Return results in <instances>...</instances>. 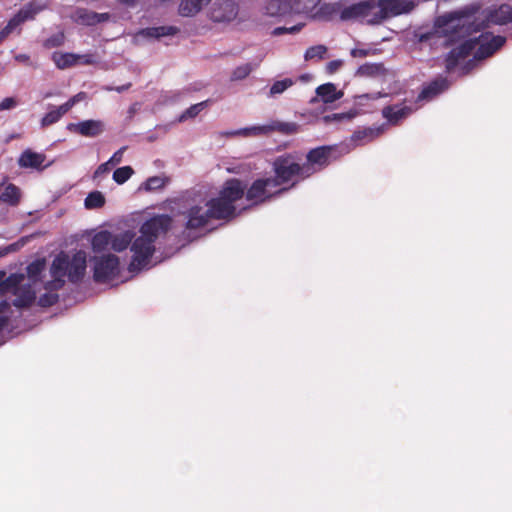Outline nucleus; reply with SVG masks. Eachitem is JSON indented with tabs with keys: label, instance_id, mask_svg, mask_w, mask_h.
<instances>
[{
	"label": "nucleus",
	"instance_id": "obj_26",
	"mask_svg": "<svg viewBox=\"0 0 512 512\" xmlns=\"http://www.w3.org/2000/svg\"><path fill=\"white\" fill-rule=\"evenodd\" d=\"M52 60L58 69L63 70L77 65L79 61V54L54 52L52 54Z\"/></svg>",
	"mask_w": 512,
	"mask_h": 512
},
{
	"label": "nucleus",
	"instance_id": "obj_46",
	"mask_svg": "<svg viewBox=\"0 0 512 512\" xmlns=\"http://www.w3.org/2000/svg\"><path fill=\"white\" fill-rule=\"evenodd\" d=\"M85 97H86L85 92H79L76 95L72 96L68 101L63 103V105L67 111H70L74 105H76L78 102L85 99Z\"/></svg>",
	"mask_w": 512,
	"mask_h": 512
},
{
	"label": "nucleus",
	"instance_id": "obj_52",
	"mask_svg": "<svg viewBox=\"0 0 512 512\" xmlns=\"http://www.w3.org/2000/svg\"><path fill=\"white\" fill-rule=\"evenodd\" d=\"M369 51L366 50V49H358V48H354L351 50V56L354 57V58H362V57H366L368 55Z\"/></svg>",
	"mask_w": 512,
	"mask_h": 512
},
{
	"label": "nucleus",
	"instance_id": "obj_22",
	"mask_svg": "<svg viewBox=\"0 0 512 512\" xmlns=\"http://www.w3.org/2000/svg\"><path fill=\"white\" fill-rule=\"evenodd\" d=\"M448 87L446 79H436L430 82L427 86H424L421 92L417 96V101L432 100Z\"/></svg>",
	"mask_w": 512,
	"mask_h": 512
},
{
	"label": "nucleus",
	"instance_id": "obj_31",
	"mask_svg": "<svg viewBox=\"0 0 512 512\" xmlns=\"http://www.w3.org/2000/svg\"><path fill=\"white\" fill-rule=\"evenodd\" d=\"M316 93L325 103H332L341 98L342 92H337L332 83L322 84L316 89Z\"/></svg>",
	"mask_w": 512,
	"mask_h": 512
},
{
	"label": "nucleus",
	"instance_id": "obj_15",
	"mask_svg": "<svg viewBox=\"0 0 512 512\" xmlns=\"http://www.w3.org/2000/svg\"><path fill=\"white\" fill-rule=\"evenodd\" d=\"M476 49V41L464 40L459 46L453 48L445 57V67L448 72L454 70L459 61L469 56Z\"/></svg>",
	"mask_w": 512,
	"mask_h": 512
},
{
	"label": "nucleus",
	"instance_id": "obj_49",
	"mask_svg": "<svg viewBox=\"0 0 512 512\" xmlns=\"http://www.w3.org/2000/svg\"><path fill=\"white\" fill-rule=\"evenodd\" d=\"M342 65H343L342 60H332V61L328 62L327 66H326V71L329 74H333V73L337 72L342 67Z\"/></svg>",
	"mask_w": 512,
	"mask_h": 512
},
{
	"label": "nucleus",
	"instance_id": "obj_43",
	"mask_svg": "<svg viewBox=\"0 0 512 512\" xmlns=\"http://www.w3.org/2000/svg\"><path fill=\"white\" fill-rule=\"evenodd\" d=\"M253 70V67L250 63H246L236 67L231 75L232 80H243L245 79Z\"/></svg>",
	"mask_w": 512,
	"mask_h": 512
},
{
	"label": "nucleus",
	"instance_id": "obj_17",
	"mask_svg": "<svg viewBox=\"0 0 512 512\" xmlns=\"http://www.w3.org/2000/svg\"><path fill=\"white\" fill-rule=\"evenodd\" d=\"M245 190L246 185L243 181L238 178H230L224 182L218 195L229 204L234 205L235 202L243 198Z\"/></svg>",
	"mask_w": 512,
	"mask_h": 512
},
{
	"label": "nucleus",
	"instance_id": "obj_33",
	"mask_svg": "<svg viewBox=\"0 0 512 512\" xmlns=\"http://www.w3.org/2000/svg\"><path fill=\"white\" fill-rule=\"evenodd\" d=\"M46 266L45 259H37L31 262L27 268V275L31 284H36L40 280V276Z\"/></svg>",
	"mask_w": 512,
	"mask_h": 512
},
{
	"label": "nucleus",
	"instance_id": "obj_28",
	"mask_svg": "<svg viewBox=\"0 0 512 512\" xmlns=\"http://www.w3.org/2000/svg\"><path fill=\"white\" fill-rule=\"evenodd\" d=\"M134 238V234L131 231H125L120 234H112L111 233V243L110 247L115 252H122L131 245V242Z\"/></svg>",
	"mask_w": 512,
	"mask_h": 512
},
{
	"label": "nucleus",
	"instance_id": "obj_4",
	"mask_svg": "<svg viewBox=\"0 0 512 512\" xmlns=\"http://www.w3.org/2000/svg\"><path fill=\"white\" fill-rule=\"evenodd\" d=\"M299 160V157L294 153H285L274 159L272 168L275 176L272 179L276 180L277 186L293 181L292 185L288 187L290 189L299 181L308 178L304 166Z\"/></svg>",
	"mask_w": 512,
	"mask_h": 512
},
{
	"label": "nucleus",
	"instance_id": "obj_8",
	"mask_svg": "<svg viewBox=\"0 0 512 512\" xmlns=\"http://www.w3.org/2000/svg\"><path fill=\"white\" fill-rule=\"evenodd\" d=\"M119 258L114 254L94 257L93 278L95 282L106 283L119 274Z\"/></svg>",
	"mask_w": 512,
	"mask_h": 512
},
{
	"label": "nucleus",
	"instance_id": "obj_35",
	"mask_svg": "<svg viewBox=\"0 0 512 512\" xmlns=\"http://www.w3.org/2000/svg\"><path fill=\"white\" fill-rule=\"evenodd\" d=\"M85 208L98 209L105 205V197L100 191L90 192L84 201Z\"/></svg>",
	"mask_w": 512,
	"mask_h": 512
},
{
	"label": "nucleus",
	"instance_id": "obj_20",
	"mask_svg": "<svg viewBox=\"0 0 512 512\" xmlns=\"http://www.w3.org/2000/svg\"><path fill=\"white\" fill-rule=\"evenodd\" d=\"M13 295H15L16 298L13 300L12 304L17 308L30 307L36 299L35 290L31 283L22 284L21 282L14 289Z\"/></svg>",
	"mask_w": 512,
	"mask_h": 512
},
{
	"label": "nucleus",
	"instance_id": "obj_1",
	"mask_svg": "<svg viewBox=\"0 0 512 512\" xmlns=\"http://www.w3.org/2000/svg\"><path fill=\"white\" fill-rule=\"evenodd\" d=\"M479 10L478 4H471L437 18L435 25L447 38V44L452 45L491 25L512 22V5L502 4L497 8L488 9L483 12L481 19L475 17Z\"/></svg>",
	"mask_w": 512,
	"mask_h": 512
},
{
	"label": "nucleus",
	"instance_id": "obj_21",
	"mask_svg": "<svg viewBox=\"0 0 512 512\" xmlns=\"http://www.w3.org/2000/svg\"><path fill=\"white\" fill-rule=\"evenodd\" d=\"M109 19V13H97L85 8H79L75 12V21L86 26H94Z\"/></svg>",
	"mask_w": 512,
	"mask_h": 512
},
{
	"label": "nucleus",
	"instance_id": "obj_23",
	"mask_svg": "<svg viewBox=\"0 0 512 512\" xmlns=\"http://www.w3.org/2000/svg\"><path fill=\"white\" fill-rule=\"evenodd\" d=\"M211 0H181L178 6V14L182 17H194Z\"/></svg>",
	"mask_w": 512,
	"mask_h": 512
},
{
	"label": "nucleus",
	"instance_id": "obj_2",
	"mask_svg": "<svg viewBox=\"0 0 512 512\" xmlns=\"http://www.w3.org/2000/svg\"><path fill=\"white\" fill-rule=\"evenodd\" d=\"M86 253L83 250L76 251L72 257L65 252H60L52 261L50 274L52 280L45 283L46 292L38 299V305L43 308L55 305L59 300L57 291L65 285V277L71 283L80 282L86 271Z\"/></svg>",
	"mask_w": 512,
	"mask_h": 512
},
{
	"label": "nucleus",
	"instance_id": "obj_36",
	"mask_svg": "<svg viewBox=\"0 0 512 512\" xmlns=\"http://www.w3.org/2000/svg\"><path fill=\"white\" fill-rule=\"evenodd\" d=\"M383 70L382 64L365 63L357 69L355 75L359 77H371L378 75Z\"/></svg>",
	"mask_w": 512,
	"mask_h": 512
},
{
	"label": "nucleus",
	"instance_id": "obj_53",
	"mask_svg": "<svg viewBox=\"0 0 512 512\" xmlns=\"http://www.w3.org/2000/svg\"><path fill=\"white\" fill-rule=\"evenodd\" d=\"M109 162L102 163L98 166V168L95 171V177L104 173H107L110 170Z\"/></svg>",
	"mask_w": 512,
	"mask_h": 512
},
{
	"label": "nucleus",
	"instance_id": "obj_7",
	"mask_svg": "<svg viewBox=\"0 0 512 512\" xmlns=\"http://www.w3.org/2000/svg\"><path fill=\"white\" fill-rule=\"evenodd\" d=\"M378 10L373 14L372 18L367 20L368 24H381L384 20L409 13L414 4L411 0H378L376 2Z\"/></svg>",
	"mask_w": 512,
	"mask_h": 512
},
{
	"label": "nucleus",
	"instance_id": "obj_11",
	"mask_svg": "<svg viewBox=\"0 0 512 512\" xmlns=\"http://www.w3.org/2000/svg\"><path fill=\"white\" fill-rule=\"evenodd\" d=\"M40 11V8L34 3H28L21 8L0 31V43L3 42L11 33L19 28L24 22L33 20Z\"/></svg>",
	"mask_w": 512,
	"mask_h": 512
},
{
	"label": "nucleus",
	"instance_id": "obj_42",
	"mask_svg": "<svg viewBox=\"0 0 512 512\" xmlns=\"http://www.w3.org/2000/svg\"><path fill=\"white\" fill-rule=\"evenodd\" d=\"M326 52L327 47L324 45L311 46L305 52V60L322 59Z\"/></svg>",
	"mask_w": 512,
	"mask_h": 512
},
{
	"label": "nucleus",
	"instance_id": "obj_32",
	"mask_svg": "<svg viewBox=\"0 0 512 512\" xmlns=\"http://www.w3.org/2000/svg\"><path fill=\"white\" fill-rule=\"evenodd\" d=\"M67 112L63 104L58 107L53 106V109L42 117L40 122L41 127L46 128L57 123Z\"/></svg>",
	"mask_w": 512,
	"mask_h": 512
},
{
	"label": "nucleus",
	"instance_id": "obj_48",
	"mask_svg": "<svg viewBox=\"0 0 512 512\" xmlns=\"http://www.w3.org/2000/svg\"><path fill=\"white\" fill-rule=\"evenodd\" d=\"M97 62L94 54H79L78 64L93 65Z\"/></svg>",
	"mask_w": 512,
	"mask_h": 512
},
{
	"label": "nucleus",
	"instance_id": "obj_56",
	"mask_svg": "<svg viewBox=\"0 0 512 512\" xmlns=\"http://www.w3.org/2000/svg\"><path fill=\"white\" fill-rule=\"evenodd\" d=\"M28 59H29V57L25 54H20V55L16 56V60H18V61H27Z\"/></svg>",
	"mask_w": 512,
	"mask_h": 512
},
{
	"label": "nucleus",
	"instance_id": "obj_9",
	"mask_svg": "<svg viewBox=\"0 0 512 512\" xmlns=\"http://www.w3.org/2000/svg\"><path fill=\"white\" fill-rule=\"evenodd\" d=\"M300 130V125L296 122H281V121H272L267 125L261 126H252L248 128H243L237 131L235 134L243 135V136H257V135H267L271 132L277 131L279 133L285 135H292L298 133Z\"/></svg>",
	"mask_w": 512,
	"mask_h": 512
},
{
	"label": "nucleus",
	"instance_id": "obj_29",
	"mask_svg": "<svg viewBox=\"0 0 512 512\" xmlns=\"http://www.w3.org/2000/svg\"><path fill=\"white\" fill-rule=\"evenodd\" d=\"M111 243V232L102 230L96 233L91 240L92 250L101 253L108 249Z\"/></svg>",
	"mask_w": 512,
	"mask_h": 512
},
{
	"label": "nucleus",
	"instance_id": "obj_19",
	"mask_svg": "<svg viewBox=\"0 0 512 512\" xmlns=\"http://www.w3.org/2000/svg\"><path fill=\"white\" fill-rule=\"evenodd\" d=\"M238 8L233 1L215 2L210 10V19L214 22H230L236 18Z\"/></svg>",
	"mask_w": 512,
	"mask_h": 512
},
{
	"label": "nucleus",
	"instance_id": "obj_45",
	"mask_svg": "<svg viewBox=\"0 0 512 512\" xmlns=\"http://www.w3.org/2000/svg\"><path fill=\"white\" fill-rule=\"evenodd\" d=\"M304 24H297L292 27H276L272 34L275 36L282 35L285 33L295 34L303 28Z\"/></svg>",
	"mask_w": 512,
	"mask_h": 512
},
{
	"label": "nucleus",
	"instance_id": "obj_12",
	"mask_svg": "<svg viewBox=\"0 0 512 512\" xmlns=\"http://www.w3.org/2000/svg\"><path fill=\"white\" fill-rule=\"evenodd\" d=\"M414 111V108L407 105L406 100H403L400 103L384 106L381 110V114L389 125L398 126Z\"/></svg>",
	"mask_w": 512,
	"mask_h": 512
},
{
	"label": "nucleus",
	"instance_id": "obj_13",
	"mask_svg": "<svg viewBox=\"0 0 512 512\" xmlns=\"http://www.w3.org/2000/svg\"><path fill=\"white\" fill-rule=\"evenodd\" d=\"M376 9L375 0H365L345 7L340 13V18L343 21L358 18H368L369 20L376 12Z\"/></svg>",
	"mask_w": 512,
	"mask_h": 512
},
{
	"label": "nucleus",
	"instance_id": "obj_14",
	"mask_svg": "<svg viewBox=\"0 0 512 512\" xmlns=\"http://www.w3.org/2000/svg\"><path fill=\"white\" fill-rule=\"evenodd\" d=\"M205 207H208L211 218L215 220H228L233 218L236 214L235 205L229 204L219 195L208 200L205 203Z\"/></svg>",
	"mask_w": 512,
	"mask_h": 512
},
{
	"label": "nucleus",
	"instance_id": "obj_3",
	"mask_svg": "<svg viewBox=\"0 0 512 512\" xmlns=\"http://www.w3.org/2000/svg\"><path fill=\"white\" fill-rule=\"evenodd\" d=\"M173 219L167 214H160L146 220L140 227V235L132 240L130 250L132 258L128 266L130 272H138L148 265L155 252L156 240L168 233Z\"/></svg>",
	"mask_w": 512,
	"mask_h": 512
},
{
	"label": "nucleus",
	"instance_id": "obj_40",
	"mask_svg": "<svg viewBox=\"0 0 512 512\" xmlns=\"http://www.w3.org/2000/svg\"><path fill=\"white\" fill-rule=\"evenodd\" d=\"M165 179L162 178V177H159V176H152V177H149L143 184H142V188L145 190V191H154V190H158V189H161L165 186Z\"/></svg>",
	"mask_w": 512,
	"mask_h": 512
},
{
	"label": "nucleus",
	"instance_id": "obj_47",
	"mask_svg": "<svg viewBox=\"0 0 512 512\" xmlns=\"http://www.w3.org/2000/svg\"><path fill=\"white\" fill-rule=\"evenodd\" d=\"M16 105H17V101H16V99H15V98H13V97H7V98H4V99L0 102V111H2V110L12 109V108H14Z\"/></svg>",
	"mask_w": 512,
	"mask_h": 512
},
{
	"label": "nucleus",
	"instance_id": "obj_50",
	"mask_svg": "<svg viewBox=\"0 0 512 512\" xmlns=\"http://www.w3.org/2000/svg\"><path fill=\"white\" fill-rule=\"evenodd\" d=\"M356 114L357 113L355 111H349L346 113H334L331 118L337 121L351 120L356 116Z\"/></svg>",
	"mask_w": 512,
	"mask_h": 512
},
{
	"label": "nucleus",
	"instance_id": "obj_37",
	"mask_svg": "<svg viewBox=\"0 0 512 512\" xmlns=\"http://www.w3.org/2000/svg\"><path fill=\"white\" fill-rule=\"evenodd\" d=\"M295 83L294 80L291 78H285L283 80L275 81L272 86L270 87L269 96L274 97L278 94H282L284 91H286L288 88L293 86Z\"/></svg>",
	"mask_w": 512,
	"mask_h": 512
},
{
	"label": "nucleus",
	"instance_id": "obj_39",
	"mask_svg": "<svg viewBox=\"0 0 512 512\" xmlns=\"http://www.w3.org/2000/svg\"><path fill=\"white\" fill-rule=\"evenodd\" d=\"M207 105V101H202L200 103L194 104L186 109L179 117V121L183 122L188 118L196 117Z\"/></svg>",
	"mask_w": 512,
	"mask_h": 512
},
{
	"label": "nucleus",
	"instance_id": "obj_6",
	"mask_svg": "<svg viewBox=\"0 0 512 512\" xmlns=\"http://www.w3.org/2000/svg\"><path fill=\"white\" fill-rule=\"evenodd\" d=\"M277 187L276 180L272 177L258 178L252 182V184L245 190L246 200L252 205L263 204L271 199L282 195L289 190L288 187L279 188L278 190L271 192V188Z\"/></svg>",
	"mask_w": 512,
	"mask_h": 512
},
{
	"label": "nucleus",
	"instance_id": "obj_57",
	"mask_svg": "<svg viewBox=\"0 0 512 512\" xmlns=\"http://www.w3.org/2000/svg\"><path fill=\"white\" fill-rule=\"evenodd\" d=\"M122 4H126L132 6L135 4L136 0H119Z\"/></svg>",
	"mask_w": 512,
	"mask_h": 512
},
{
	"label": "nucleus",
	"instance_id": "obj_54",
	"mask_svg": "<svg viewBox=\"0 0 512 512\" xmlns=\"http://www.w3.org/2000/svg\"><path fill=\"white\" fill-rule=\"evenodd\" d=\"M131 85H132L131 83H127V84H124L122 86H117L115 88H109L108 90H115L118 93H121V92H124V91L128 90L131 87Z\"/></svg>",
	"mask_w": 512,
	"mask_h": 512
},
{
	"label": "nucleus",
	"instance_id": "obj_5",
	"mask_svg": "<svg viewBox=\"0 0 512 512\" xmlns=\"http://www.w3.org/2000/svg\"><path fill=\"white\" fill-rule=\"evenodd\" d=\"M342 156L337 146L324 145L310 149L306 154V163L303 164L306 177H311L315 173L325 169L332 162L340 159Z\"/></svg>",
	"mask_w": 512,
	"mask_h": 512
},
{
	"label": "nucleus",
	"instance_id": "obj_44",
	"mask_svg": "<svg viewBox=\"0 0 512 512\" xmlns=\"http://www.w3.org/2000/svg\"><path fill=\"white\" fill-rule=\"evenodd\" d=\"M10 303L6 300L0 301V333L7 326L9 321Z\"/></svg>",
	"mask_w": 512,
	"mask_h": 512
},
{
	"label": "nucleus",
	"instance_id": "obj_55",
	"mask_svg": "<svg viewBox=\"0 0 512 512\" xmlns=\"http://www.w3.org/2000/svg\"><path fill=\"white\" fill-rule=\"evenodd\" d=\"M15 250H16V244H11L4 249V252L0 253V256L6 255L7 253H9L11 251H15Z\"/></svg>",
	"mask_w": 512,
	"mask_h": 512
},
{
	"label": "nucleus",
	"instance_id": "obj_18",
	"mask_svg": "<svg viewBox=\"0 0 512 512\" xmlns=\"http://www.w3.org/2000/svg\"><path fill=\"white\" fill-rule=\"evenodd\" d=\"M66 128L72 133L92 138L102 134L105 130V125L101 120L90 119L78 123H69Z\"/></svg>",
	"mask_w": 512,
	"mask_h": 512
},
{
	"label": "nucleus",
	"instance_id": "obj_10",
	"mask_svg": "<svg viewBox=\"0 0 512 512\" xmlns=\"http://www.w3.org/2000/svg\"><path fill=\"white\" fill-rule=\"evenodd\" d=\"M468 40L476 41L477 50L474 57L477 60L486 59L492 56L499 50L506 42V38L500 35H493L492 33H482L478 37L469 38Z\"/></svg>",
	"mask_w": 512,
	"mask_h": 512
},
{
	"label": "nucleus",
	"instance_id": "obj_30",
	"mask_svg": "<svg viewBox=\"0 0 512 512\" xmlns=\"http://www.w3.org/2000/svg\"><path fill=\"white\" fill-rule=\"evenodd\" d=\"M290 9L292 6L286 0H269L265 6V13L269 16H281Z\"/></svg>",
	"mask_w": 512,
	"mask_h": 512
},
{
	"label": "nucleus",
	"instance_id": "obj_38",
	"mask_svg": "<svg viewBox=\"0 0 512 512\" xmlns=\"http://www.w3.org/2000/svg\"><path fill=\"white\" fill-rule=\"evenodd\" d=\"M134 173V170L131 166H123L120 168H117L113 172V180L117 184H124Z\"/></svg>",
	"mask_w": 512,
	"mask_h": 512
},
{
	"label": "nucleus",
	"instance_id": "obj_16",
	"mask_svg": "<svg viewBox=\"0 0 512 512\" xmlns=\"http://www.w3.org/2000/svg\"><path fill=\"white\" fill-rule=\"evenodd\" d=\"M184 215L187 219L185 228L188 230H196L205 227L212 219L208 212V207L200 205L191 206Z\"/></svg>",
	"mask_w": 512,
	"mask_h": 512
},
{
	"label": "nucleus",
	"instance_id": "obj_25",
	"mask_svg": "<svg viewBox=\"0 0 512 512\" xmlns=\"http://www.w3.org/2000/svg\"><path fill=\"white\" fill-rule=\"evenodd\" d=\"M180 29L176 26H158V27H148L142 29L139 34L148 38H161L164 36H172L177 34Z\"/></svg>",
	"mask_w": 512,
	"mask_h": 512
},
{
	"label": "nucleus",
	"instance_id": "obj_27",
	"mask_svg": "<svg viewBox=\"0 0 512 512\" xmlns=\"http://www.w3.org/2000/svg\"><path fill=\"white\" fill-rule=\"evenodd\" d=\"M4 273L0 274V297H3L7 294H13L14 289L18 284L24 281V275L22 274H11L4 280L2 277Z\"/></svg>",
	"mask_w": 512,
	"mask_h": 512
},
{
	"label": "nucleus",
	"instance_id": "obj_41",
	"mask_svg": "<svg viewBox=\"0 0 512 512\" xmlns=\"http://www.w3.org/2000/svg\"><path fill=\"white\" fill-rule=\"evenodd\" d=\"M65 42V35H64V32L63 31H60L56 34H53L52 36H50L49 38H47L44 42H43V46L46 48V49H52V48H57V47H60L64 44Z\"/></svg>",
	"mask_w": 512,
	"mask_h": 512
},
{
	"label": "nucleus",
	"instance_id": "obj_34",
	"mask_svg": "<svg viewBox=\"0 0 512 512\" xmlns=\"http://www.w3.org/2000/svg\"><path fill=\"white\" fill-rule=\"evenodd\" d=\"M383 133V128H365L363 130H358L353 133L352 139L354 141H363L371 142L377 137H379Z\"/></svg>",
	"mask_w": 512,
	"mask_h": 512
},
{
	"label": "nucleus",
	"instance_id": "obj_51",
	"mask_svg": "<svg viewBox=\"0 0 512 512\" xmlns=\"http://www.w3.org/2000/svg\"><path fill=\"white\" fill-rule=\"evenodd\" d=\"M125 147L120 148L117 150L111 158L107 161L109 162V165H116L122 161L123 153H124Z\"/></svg>",
	"mask_w": 512,
	"mask_h": 512
},
{
	"label": "nucleus",
	"instance_id": "obj_24",
	"mask_svg": "<svg viewBox=\"0 0 512 512\" xmlns=\"http://www.w3.org/2000/svg\"><path fill=\"white\" fill-rule=\"evenodd\" d=\"M45 155L31 150H25L19 157L18 164L22 168H39L45 161Z\"/></svg>",
	"mask_w": 512,
	"mask_h": 512
}]
</instances>
